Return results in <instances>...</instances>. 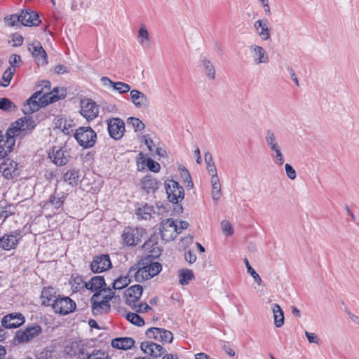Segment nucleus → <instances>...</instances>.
<instances>
[{"mask_svg": "<svg viewBox=\"0 0 359 359\" xmlns=\"http://www.w3.org/2000/svg\"><path fill=\"white\" fill-rule=\"evenodd\" d=\"M25 323V318L22 313H10L5 316L1 321L5 328H16Z\"/></svg>", "mask_w": 359, "mask_h": 359, "instance_id": "6ab92c4d", "label": "nucleus"}, {"mask_svg": "<svg viewBox=\"0 0 359 359\" xmlns=\"http://www.w3.org/2000/svg\"><path fill=\"white\" fill-rule=\"evenodd\" d=\"M86 355L87 359H109L108 355L100 350H93L91 353Z\"/></svg>", "mask_w": 359, "mask_h": 359, "instance_id": "8fccbe9b", "label": "nucleus"}, {"mask_svg": "<svg viewBox=\"0 0 359 359\" xmlns=\"http://www.w3.org/2000/svg\"><path fill=\"white\" fill-rule=\"evenodd\" d=\"M24 123L26 124V128L28 130V132L31 131L35 127L34 121L30 116H25L21 118Z\"/></svg>", "mask_w": 359, "mask_h": 359, "instance_id": "680f3d73", "label": "nucleus"}, {"mask_svg": "<svg viewBox=\"0 0 359 359\" xmlns=\"http://www.w3.org/2000/svg\"><path fill=\"white\" fill-rule=\"evenodd\" d=\"M140 348L146 354L154 358L160 357L165 353V349L161 345L151 341L142 342Z\"/></svg>", "mask_w": 359, "mask_h": 359, "instance_id": "aec40b11", "label": "nucleus"}, {"mask_svg": "<svg viewBox=\"0 0 359 359\" xmlns=\"http://www.w3.org/2000/svg\"><path fill=\"white\" fill-rule=\"evenodd\" d=\"M205 161L207 165V169L209 173H215L217 171L216 167L214 164L212 154L210 152H206L205 154Z\"/></svg>", "mask_w": 359, "mask_h": 359, "instance_id": "de8ad7c7", "label": "nucleus"}, {"mask_svg": "<svg viewBox=\"0 0 359 359\" xmlns=\"http://www.w3.org/2000/svg\"><path fill=\"white\" fill-rule=\"evenodd\" d=\"M165 190L169 201L178 204L184 196V188L175 180H170L165 182Z\"/></svg>", "mask_w": 359, "mask_h": 359, "instance_id": "0eeeda50", "label": "nucleus"}, {"mask_svg": "<svg viewBox=\"0 0 359 359\" xmlns=\"http://www.w3.org/2000/svg\"><path fill=\"white\" fill-rule=\"evenodd\" d=\"M128 123L131 125L135 131L142 130L145 126L142 121L135 117H130L128 118Z\"/></svg>", "mask_w": 359, "mask_h": 359, "instance_id": "3c124183", "label": "nucleus"}, {"mask_svg": "<svg viewBox=\"0 0 359 359\" xmlns=\"http://www.w3.org/2000/svg\"><path fill=\"white\" fill-rule=\"evenodd\" d=\"M212 197L215 204H217L221 197V185L212 186Z\"/></svg>", "mask_w": 359, "mask_h": 359, "instance_id": "4d7b16f0", "label": "nucleus"}, {"mask_svg": "<svg viewBox=\"0 0 359 359\" xmlns=\"http://www.w3.org/2000/svg\"><path fill=\"white\" fill-rule=\"evenodd\" d=\"M101 81L104 86H110L114 90L118 92L120 94L126 93L128 92L130 93V86L124 82L118 81L114 82L106 76L101 78Z\"/></svg>", "mask_w": 359, "mask_h": 359, "instance_id": "cd10ccee", "label": "nucleus"}, {"mask_svg": "<svg viewBox=\"0 0 359 359\" xmlns=\"http://www.w3.org/2000/svg\"><path fill=\"white\" fill-rule=\"evenodd\" d=\"M130 276H121L116 280H114L112 283V288L111 290H121L130 283V279L129 278Z\"/></svg>", "mask_w": 359, "mask_h": 359, "instance_id": "ea45409f", "label": "nucleus"}, {"mask_svg": "<svg viewBox=\"0 0 359 359\" xmlns=\"http://www.w3.org/2000/svg\"><path fill=\"white\" fill-rule=\"evenodd\" d=\"M154 212V208L152 206L148 205L147 204L144 206L139 208L136 210V215L145 220L149 219L151 217L152 213Z\"/></svg>", "mask_w": 359, "mask_h": 359, "instance_id": "58836bf2", "label": "nucleus"}, {"mask_svg": "<svg viewBox=\"0 0 359 359\" xmlns=\"http://www.w3.org/2000/svg\"><path fill=\"white\" fill-rule=\"evenodd\" d=\"M222 232L226 236H231L233 233V229L229 222L223 220L221 223Z\"/></svg>", "mask_w": 359, "mask_h": 359, "instance_id": "864d4df0", "label": "nucleus"}, {"mask_svg": "<svg viewBox=\"0 0 359 359\" xmlns=\"http://www.w3.org/2000/svg\"><path fill=\"white\" fill-rule=\"evenodd\" d=\"M268 20H258L254 23V28L258 36L264 41H267L271 37V30L268 27Z\"/></svg>", "mask_w": 359, "mask_h": 359, "instance_id": "a878e982", "label": "nucleus"}, {"mask_svg": "<svg viewBox=\"0 0 359 359\" xmlns=\"http://www.w3.org/2000/svg\"><path fill=\"white\" fill-rule=\"evenodd\" d=\"M66 198V194L64 192H58L55 189V191L49 196L48 201L45 203V205L47 207H51L55 210H58L63 206Z\"/></svg>", "mask_w": 359, "mask_h": 359, "instance_id": "5701e85b", "label": "nucleus"}, {"mask_svg": "<svg viewBox=\"0 0 359 359\" xmlns=\"http://www.w3.org/2000/svg\"><path fill=\"white\" fill-rule=\"evenodd\" d=\"M0 171L8 180L13 179L19 175L18 163L10 158H6L0 165Z\"/></svg>", "mask_w": 359, "mask_h": 359, "instance_id": "dca6fc26", "label": "nucleus"}, {"mask_svg": "<svg viewBox=\"0 0 359 359\" xmlns=\"http://www.w3.org/2000/svg\"><path fill=\"white\" fill-rule=\"evenodd\" d=\"M162 270V266L159 262H153L149 257L141 260L137 265L132 266L128 271V276L133 277L136 282H143L149 280Z\"/></svg>", "mask_w": 359, "mask_h": 359, "instance_id": "f257e3e1", "label": "nucleus"}, {"mask_svg": "<svg viewBox=\"0 0 359 359\" xmlns=\"http://www.w3.org/2000/svg\"><path fill=\"white\" fill-rule=\"evenodd\" d=\"M200 62L207 77L210 80H214L216 74L213 63L205 55L201 57Z\"/></svg>", "mask_w": 359, "mask_h": 359, "instance_id": "7c9ffc66", "label": "nucleus"}, {"mask_svg": "<svg viewBox=\"0 0 359 359\" xmlns=\"http://www.w3.org/2000/svg\"><path fill=\"white\" fill-rule=\"evenodd\" d=\"M23 37L18 34H14L12 35V42L13 46H20L23 43Z\"/></svg>", "mask_w": 359, "mask_h": 359, "instance_id": "e2e57ef3", "label": "nucleus"}, {"mask_svg": "<svg viewBox=\"0 0 359 359\" xmlns=\"http://www.w3.org/2000/svg\"><path fill=\"white\" fill-rule=\"evenodd\" d=\"M85 283H87L84 282L81 276H77L72 278V285L75 291H79L85 287Z\"/></svg>", "mask_w": 359, "mask_h": 359, "instance_id": "603ef678", "label": "nucleus"}, {"mask_svg": "<svg viewBox=\"0 0 359 359\" xmlns=\"http://www.w3.org/2000/svg\"><path fill=\"white\" fill-rule=\"evenodd\" d=\"M285 169L287 177L290 180H294L297 177V173L293 167L289 163L285 165Z\"/></svg>", "mask_w": 359, "mask_h": 359, "instance_id": "bf43d9fd", "label": "nucleus"}, {"mask_svg": "<svg viewBox=\"0 0 359 359\" xmlns=\"http://www.w3.org/2000/svg\"><path fill=\"white\" fill-rule=\"evenodd\" d=\"M185 260L189 264H192L196 260V255L191 251L186 252L184 254Z\"/></svg>", "mask_w": 359, "mask_h": 359, "instance_id": "69168bd1", "label": "nucleus"}, {"mask_svg": "<svg viewBox=\"0 0 359 359\" xmlns=\"http://www.w3.org/2000/svg\"><path fill=\"white\" fill-rule=\"evenodd\" d=\"M21 132L27 133L28 130L25 123L20 118L12 124V127L7 130L6 135L15 138V136L19 135Z\"/></svg>", "mask_w": 359, "mask_h": 359, "instance_id": "2f4dec72", "label": "nucleus"}, {"mask_svg": "<svg viewBox=\"0 0 359 359\" xmlns=\"http://www.w3.org/2000/svg\"><path fill=\"white\" fill-rule=\"evenodd\" d=\"M15 69L12 67H8L2 75L3 81L0 83V86L3 87H7L14 75Z\"/></svg>", "mask_w": 359, "mask_h": 359, "instance_id": "a19ab883", "label": "nucleus"}, {"mask_svg": "<svg viewBox=\"0 0 359 359\" xmlns=\"http://www.w3.org/2000/svg\"><path fill=\"white\" fill-rule=\"evenodd\" d=\"M271 151L274 152V154L271 155L274 163L278 166L283 165L285 160L283 154L281 152L280 147L272 149Z\"/></svg>", "mask_w": 359, "mask_h": 359, "instance_id": "49530a36", "label": "nucleus"}, {"mask_svg": "<svg viewBox=\"0 0 359 359\" xmlns=\"http://www.w3.org/2000/svg\"><path fill=\"white\" fill-rule=\"evenodd\" d=\"M48 156L57 166L65 165L70 159L69 151L64 147L59 149L54 147L52 152L49 153Z\"/></svg>", "mask_w": 359, "mask_h": 359, "instance_id": "ddd939ff", "label": "nucleus"}, {"mask_svg": "<svg viewBox=\"0 0 359 359\" xmlns=\"http://www.w3.org/2000/svg\"><path fill=\"white\" fill-rule=\"evenodd\" d=\"M4 21L8 26L13 27L16 25L17 22H20V15H11L6 16L4 18Z\"/></svg>", "mask_w": 359, "mask_h": 359, "instance_id": "6e6d98bb", "label": "nucleus"}, {"mask_svg": "<svg viewBox=\"0 0 359 359\" xmlns=\"http://www.w3.org/2000/svg\"><path fill=\"white\" fill-rule=\"evenodd\" d=\"M130 100L133 104L139 109H146L149 106L147 97L137 90H132L130 93Z\"/></svg>", "mask_w": 359, "mask_h": 359, "instance_id": "393cba45", "label": "nucleus"}, {"mask_svg": "<svg viewBox=\"0 0 359 359\" xmlns=\"http://www.w3.org/2000/svg\"><path fill=\"white\" fill-rule=\"evenodd\" d=\"M55 292L53 287H48L43 289L41 298L43 299L42 304L46 306H52L53 300L56 299Z\"/></svg>", "mask_w": 359, "mask_h": 359, "instance_id": "72a5a7b5", "label": "nucleus"}, {"mask_svg": "<svg viewBox=\"0 0 359 359\" xmlns=\"http://www.w3.org/2000/svg\"><path fill=\"white\" fill-rule=\"evenodd\" d=\"M145 233L143 228L126 226L121 233V239L123 245L126 246H136L142 241V238Z\"/></svg>", "mask_w": 359, "mask_h": 359, "instance_id": "39448f33", "label": "nucleus"}, {"mask_svg": "<svg viewBox=\"0 0 359 359\" xmlns=\"http://www.w3.org/2000/svg\"><path fill=\"white\" fill-rule=\"evenodd\" d=\"M76 307L75 302L68 297H57L53 300L52 304V308L55 313L63 316L73 312Z\"/></svg>", "mask_w": 359, "mask_h": 359, "instance_id": "423d86ee", "label": "nucleus"}, {"mask_svg": "<svg viewBox=\"0 0 359 359\" xmlns=\"http://www.w3.org/2000/svg\"><path fill=\"white\" fill-rule=\"evenodd\" d=\"M9 63L11 67L14 68L18 67L21 63V57L19 55L12 54L9 57Z\"/></svg>", "mask_w": 359, "mask_h": 359, "instance_id": "13d9d810", "label": "nucleus"}, {"mask_svg": "<svg viewBox=\"0 0 359 359\" xmlns=\"http://www.w3.org/2000/svg\"><path fill=\"white\" fill-rule=\"evenodd\" d=\"M255 64L269 62V56L266 51L262 47L256 44H252L250 47Z\"/></svg>", "mask_w": 359, "mask_h": 359, "instance_id": "b1692460", "label": "nucleus"}, {"mask_svg": "<svg viewBox=\"0 0 359 359\" xmlns=\"http://www.w3.org/2000/svg\"><path fill=\"white\" fill-rule=\"evenodd\" d=\"M143 288L140 285H135L128 288L124 292L125 302L127 305L131 306L135 303L138 302L142 294Z\"/></svg>", "mask_w": 359, "mask_h": 359, "instance_id": "f3484780", "label": "nucleus"}, {"mask_svg": "<svg viewBox=\"0 0 359 359\" xmlns=\"http://www.w3.org/2000/svg\"><path fill=\"white\" fill-rule=\"evenodd\" d=\"M13 214H14L13 208L11 205L0 208V217L3 218L4 220Z\"/></svg>", "mask_w": 359, "mask_h": 359, "instance_id": "5fc2aeb1", "label": "nucleus"}, {"mask_svg": "<svg viewBox=\"0 0 359 359\" xmlns=\"http://www.w3.org/2000/svg\"><path fill=\"white\" fill-rule=\"evenodd\" d=\"M74 137L83 149L93 147L97 141V134L91 127H79L74 133Z\"/></svg>", "mask_w": 359, "mask_h": 359, "instance_id": "20e7f679", "label": "nucleus"}, {"mask_svg": "<svg viewBox=\"0 0 359 359\" xmlns=\"http://www.w3.org/2000/svg\"><path fill=\"white\" fill-rule=\"evenodd\" d=\"M20 15V22L24 26H37L41 22L38 13L32 10H22Z\"/></svg>", "mask_w": 359, "mask_h": 359, "instance_id": "412c9836", "label": "nucleus"}, {"mask_svg": "<svg viewBox=\"0 0 359 359\" xmlns=\"http://www.w3.org/2000/svg\"><path fill=\"white\" fill-rule=\"evenodd\" d=\"M41 331L42 329L39 325L27 326L25 330H19L17 332L16 337L19 341H29L39 336Z\"/></svg>", "mask_w": 359, "mask_h": 359, "instance_id": "2eb2a0df", "label": "nucleus"}, {"mask_svg": "<svg viewBox=\"0 0 359 359\" xmlns=\"http://www.w3.org/2000/svg\"><path fill=\"white\" fill-rule=\"evenodd\" d=\"M194 279V272L191 269H183L179 271V282L182 285H186Z\"/></svg>", "mask_w": 359, "mask_h": 359, "instance_id": "e433bc0d", "label": "nucleus"}, {"mask_svg": "<svg viewBox=\"0 0 359 359\" xmlns=\"http://www.w3.org/2000/svg\"><path fill=\"white\" fill-rule=\"evenodd\" d=\"M142 138H143L144 142L147 145L148 149L149 151H152L153 147H154V141L152 140V139L150 138L148 135H144Z\"/></svg>", "mask_w": 359, "mask_h": 359, "instance_id": "338daca9", "label": "nucleus"}, {"mask_svg": "<svg viewBox=\"0 0 359 359\" xmlns=\"http://www.w3.org/2000/svg\"><path fill=\"white\" fill-rule=\"evenodd\" d=\"M147 168L154 172H157L160 170L161 166L158 163L151 160L149 159L147 162Z\"/></svg>", "mask_w": 359, "mask_h": 359, "instance_id": "052dcab7", "label": "nucleus"}, {"mask_svg": "<svg viewBox=\"0 0 359 359\" xmlns=\"http://www.w3.org/2000/svg\"><path fill=\"white\" fill-rule=\"evenodd\" d=\"M0 109L5 111H13L15 109V105L9 99L3 97L0 99Z\"/></svg>", "mask_w": 359, "mask_h": 359, "instance_id": "a18cd8bd", "label": "nucleus"}, {"mask_svg": "<svg viewBox=\"0 0 359 359\" xmlns=\"http://www.w3.org/2000/svg\"><path fill=\"white\" fill-rule=\"evenodd\" d=\"M80 113L88 121H90L98 116L99 108L93 100L83 99L81 101Z\"/></svg>", "mask_w": 359, "mask_h": 359, "instance_id": "1a4fd4ad", "label": "nucleus"}, {"mask_svg": "<svg viewBox=\"0 0 359 359\" xmlns=\"http://www.w3.org/2000/svg\"><path fill=\"white\" fill-rule=\"evenodd\" d=\"M38 65H45L48 63L47 54L39 41H34L29 47Z\"/></svg>", "mask_w": 359, "mask_h": 359, "instance_id": "4468645a", "label": "nucleus"}, {"mask_svg": "<svg viewBox=\"0 0 359 359\" xmlns=\"http://www.w3.org/2000/svg\"><path fill=\"white\" fill-rule=\"evenodd\" d=\"M105 286L106 283L104 278L102 276H94L91 278L88 283H85V288L91 291H97L101 290V292H103L102 290L105 289Z\"/></svg>", "mask_w": 359, "mask_h": 359, "instance_id": "c756f323", "label": "nucleus"}, {"mask_svg": "<svg viewBox=\"0 0 359 359\" xmlns=\"http://www.w3.org/2000/svg\"><path fill=\"white\" fill-rule=\"evenodd\" d=\"M112 266L110 257L108 255H100L93 257L90 263V269L95 273L105 271Z\"/></svg>", "mask_w": 359, "mask_h": 359, "instance_id": "f8f14e48", "label": "nucleus"}, {"mask_svg": "<svg viewBox=\"0 0 359 359\" xmlns=\"http://www.w3.org/2000/svg\"><path fill=\"white\" fill-rule=\"evenodd\" d=\"M41 92H36L26 101L22 108L25 114H31L38 111L40 107H45L60 100V97L54 94L53 92L46 93L42 96H41Z\"/></svg>", "mask_w": 359, "mask_h": 359, "instance_id": "f03ea898", "label": "nucleus"}, {"mask_svg": "<svg viewBox=\"0 0 359 359\" xmlns=\"http://www.w3.org/2000/svg\"><path fill=\"white\" fill-rule=\"evenodd\" d=\"M136 313H146L152 310V308L147 303H135L133 306H130Z\"/></svg>", "mask_w": 359, "mask_h": 359, "instance_id": "09e8293b", "label": "nucleus"}, {"mask_svg": "<svg viewBox=\"0 0 359 359\" xmlns=\"http://www.w3.org/2000/svg\"><path fill=\"white\" fill-rule=\"evenodd\" d=\"M102 291L104 293L107 292V294L101 297L100 292H96L90 299L92 311L95 315L109 310V301L115 296V292L109 287L107 289H103Z\"/></svg>", "mask_w": 359, "mask_h": 359, "instance_id": "7ed1b4c3", "label": "nucleus"}, {"mask_svg": "<svg viewBox=\"0 0 359 359\" xmlns=\"http://www.w3.org/2000/svg\"><path fill=\"white\" fill-rule=\"evenodd\" d=\"M135 341L131 337H118L112 339L111 346L117 349L128 350L131 348Z\"/></svg>", "mask_w": 359, "mask_h": 359, "instance_id": "c85d7f7f", "label": "nucleus"}, {"mask_svg": "<svg viewBox=\"0 0 359 359\" xmlns=\"http://www.w3.org/2000/svg\"><path fill=\"white\" fill-rule=\"evenodd\" d=\"M271 309L273 313L274 324L277 327H280L284 323L283 311L278 304H273Z\"/></svg>", "mask_w": 359, "mask_h": 359, "instance_id": "c9c22d12", "label": "nucleus"}, {"mask_svg": "<svg viewBox=\"0 0 359 359\" xmlns=\"http://www.w3.org/2000/svg\"><path fill=\"white\" fill-rule=\"evenodd\" d=\"M143 248L151 253V256L157 257L160 255V248L156 238H151L147 240L143 245Z\"/></svg>", "mask_w": 359, "mask_h": 359, "instance_id": "f704fd0d", "label": "nucleus"}, {"mask_svg": "<svg viewBox=\"0 0 359 359\" xmlns=\"http://www.w3.org/2000/svg\"><path fill=\"white\" fill-rule=\"evenodd\" d=\"M126 318L135 325L141 327L144 325V319L137 313H128L126 315Z\"/></svg>", "mask_w": 359, "mask_h": 359, "instance_id": "79ce46f5", "label": "nucleus"}, {"mask_svg": "<svg viewBox=\"0 0 359 359\" xmlns=\"http://www.w3.org/2000/svg\"><path fill=\"white\" fill-rule=\"evenodd\" d=\"M137 38H138L140 43L142 46H144V47L148 46L149 41V36L148 31L147 30V29L144 27L142 26L140 28V29L138 31Z\"/></svg>", "mask_w": 359, "mask_h": 359, "instance_id": "37998d69", "label": "nucleus"}, {"mask_svg": "<svg viewBox=\"0 0 359 359\" xmlns=\"http://www.w3.org/2000/svg\"><path fill=\"white\" fill-rule=\"evenodd\" d=\"M305 335L309 343H318V337L315 333L309 332L308 331H305Z\"/></svg>", "mask_w": 359, "mask_h": 359, "instance_id": "0e129e2a", "label": "nucleus"}, {"mask_svg": "<svg viewBox=\"0 0 359 359\" xmlns=\"http://www.w3.org/2000/svg\"><path fill=\"white\" fill-rule=\"evenodd\" d=\"M287 72H289L290 75V77L291 79H292V81L295 83L296 86H299V81H298V79H297V75L295 74V72L294 71V69H292V67H290V66H287Z\"/></svg>", "mask_w": 359, "mask_h": 359, "instance_id": "774afa93", "label": "nucleus"}, {"mask_svg": "<svg viewBox=\"0 0 359 359\" xmlns=\"http://www.w3.org/2000/svg\"><path fill=\"white\" fill-rule=\"evenodd\" d=\"M160 232L163 241H170L177 236V223L172 219H166L161 222Z\"/></svg>", "mask_w": 359, "mask_h": 359, "instance_id": "9d476101", "label": "nucleus"}, {"mask_svg": "<svg viewBox=\"0 0 359 359\" xmlns=\"http://www.w3.org/2000/svg\"><path fill=\"white\" fill-rule=\"evenodd\" d=\"M6 138L0 140V159L6 158L13 150L15 138L6 134Z\"/></svg>", "mask_w": 359, "mask_h": 359, "instance_id": "bb28decb", "label": "nucleus"}, {"mask_svg": "<svg viewBox=\"0 0 359 359\" xmlns=\"http://www.w3.org/2000/svg\"><path fill=\"white\" fill-rule=\"evenodd\" d=\"M244 262L245 266L247 268V271L250 276L253 278L254 280L259 285H261L262 283V280L260 276L255 271V269L250 266L248 259H244Z\"/></svg>", "mask_w": 359, "mask_h": 359, "instance_id": "c03bdc74", "label": "nucleus"}, {"mask_svg": "<svg viewBox=\"0 0 359 359\" xmlns=\"http://www.w3.org/2000/svg\"><path fill=\"white\" fill-rule=\"evenodd\" d=\"M107 130L109 136L115 140H121L125 133V123L119 118H111L107 120Z\"/></svg>", "mask_w": 359, "mask_h": 359, "instance_id": "6e6552de", "label": "nucleus"}, {"mask_svg": "<svg viewBox=\"0 0 359 359\" xmlns=\"http://www.w3.org/2000/svg\"><path fill=\"white\" fill-rule=\"evenodd\" d=\"M20 240V233L17 231L5 234L0 238V248L4 250L14 249Z\"/></svg>", "mask_w": 359, "mask_h": 359, "instance_id": "a211bd4d", "label": "nucleus"}, {"mask_svg": "<svg viewBox=\"0 0 359 359\" xmlns=\"http://www.w3.org/2000/svg\"><path fill=\"white\" fill-rule=\"evenodd\" d=\"M160 183L151 175H146L140 182L141 189L147 194H154L159 188Z\"/></svg>", "mask_w": 359, "mask_h": 359, "instance_id": "4be33fe9", "label": "nucleus"}, {"mask_svg": "<svg viewBox=\"0 0 359 359\" xmlns=\"http://www.w3.org/2000/svg\"><path fill=\"white\" fill-rule=\"evenodd\" d=\"M80 179V171L79 169H71L63 175V180L72 186L78 184Z\"/></svg>", "mask_w": 359, "mask_h": 359, "instance_id": "473e14b6", "label": "nucleus"}, {"mask_svg": "<svg viewBox=\"0 0 359 359\" xmlns=\"http://www.w3.org/2000/svg\"><path fill=\"white\" fill-rule=\"evenodd\" d=\"M149 339H153L160 342L171 343L173 340L172 333L163 328L151 327L146 331Z\"/></svg>", "mask_w": 359, "mask_h": 359, "instance_id": "9b49d317", "label": "nucleus"}, {"mask_svg": "<svg viewBox=\"0 0 359 359\" xmlns=\"http://www.w3.org/2000/svg\"><path fill=\"white\" fill-rule=\"evenodd\" d=\"M265 140L271 150L280 147L278 144V140L274 132L271 130H267L266 131Z\"/></svg>", "mask_w": 359, "mask_h": 359, "instance_id": "4c0bfd02", "label": "nucleus"}]
</instances>
